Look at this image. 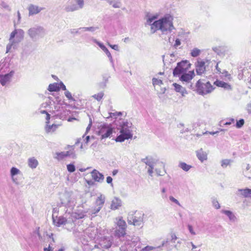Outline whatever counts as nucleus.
<instances>
[{
  "label": "nucleus",
  "instance_id": "nucleus-40",
  "mask_svg": "<svg viewBox=\"0 0 251 251\" xmlns=\"http://www.w3.org/2000/svg\"><path fill=\"white\" fill-rule=\"evenodd\" d=\"M101 209V208H100V207H95L90 211L89 214L91 215V216L95 215L97 214Z\"/></svg>",
  "mask_w": 251,
  "mask_h": 251
},
{
  "label": "nucleus",
  "instance_id": "nucleus-22",
  "mask_svg": "<svg viewBox=\"0 0 251 251\" xmlns=\"http://www.w3.org/2000/svg\"><path fill=\"white\" fill-rule=\"evenodd\" d=\"M121 206V201L117 198H115L112 201L111 208L112 210H116L118 209Z\"/></svg>",
  "mask_w": 251,
  "mask_h": 251
},
{
  "label": "nucleus",
  "instance_id": "nucleus-60",
  "mask_svg": "<svg viewBox=\"0 0 251 251\" xmlns=\"http://www.w3.org/2000/svg\"><path fill=\"white\" fill-rule=\"evenodd\" d=\"M234 122V119H233V118H231L229 120V122H226L225 125H231L232 123H233Z\"/></svg>",
  "mask_w": 251,
  "mask_h": 251
},
{
  "label": "nucleus",
  "instance_id": "nucleus-6",
  "mask_svg": "<svg viewBox=\"0 0 251 251\" xmlns=\"http://www.w3.org/2000/svg\"><path fill=\"white\" fill-rule=\"evenodd\" d=\"M145 214L142 212H135L134 214H129L127 217V222L129 225L140 226L143 223Z\"/></svg>",
  "mask_w": 251,
  "mask_h": 251
},
{
  "label": "nucleus",
  "instance_id": "nucleus-52",
  "mask_svg": "<svg viewBox=\"0 0 251 251\" xmlns=\"http://www.w3.org/2000/svg\"><path fill=\"white\" fill-rule=\"evenodd\" d=\"M108 45L112 49L119 51V47L118 45H111L109 43H108Z\"/></svg>",
  "mask_w": 251,
  "mask_h": 251
},
{
  "label": "nucleus",
  "instance_id": "nucleus-8",
  "mask_svg": "<svg viewBox=\"0 0 251 251\" xmlns=\"http://www.w3.org/2000/svg\"><path fill=\"white\" fill-rule=\"evenodd\" d=\"M196 87L197 92L201 95L208 94L211 92L213 89L212 86L209 81L204 83L201 79L197 82Z\"/></svg>",
  "mask_w": 251,
  "mask_h": 251
},
{
  "label": "nucleus",
  "instance_id": "nucleus-37",
  "mask_svg": "<svg viewBox=\"0 0 251 251\" xmlns=\"http://www.w3.org/2000/svg\"><path fill=\"white\" fill-rule=\"evenodd\" d=\"M21 21V14L20 13L19 11H17V20H14L13 21V25L14 27H15L17 26V25L20 24Z\"/></svg>",
  "mask_w": 251,
  "mask_h": 251
},
{
  "label": "nucleus",
  "instance_id": "nucleus-28",
  "mask_svg": "<svg viewBox=\"0 0 251 251\" xmlns=\"http://www.w3.org/2000/svg\"><path fill=\"white\" fill-rule=\"evenodd\" d=\"M141 161L148 166L151 165L152 164H155L157 161L151 157H146L145 158L142 159Z\"/></svg>",
  "mask_w": 251,
  "mask_h": 251
},
{
  "label": "nucleus",
  "instance_id": "nucleus-9",
  "mask_svg": "<svg viewBox=\"0 0 251 251\" xmlns=\"http://www.w3.org/2000/svg\"><path fill=\"white\" fill-rule=\"evenodd\" d=\"M117 227L115 230L114 235L118 238L124 237L126 234V224L122 217L116 219Z\"/></svg>",
  "mask_w": 251,
  "mask_h": 251
},
{
  "label": "nucleus",
  "instance_id": "nucleus-45",
  "mask_svg": "<svg viewBox=\"0 0 251 251\" xmlns=\"http://www.w3.org/2000/svg\"><path fill=\"white\" fill-rule=\"evenodd\" d=\"M65 95L69 100H75L72 96L71 93L69 91H65Z\"/></svg>",
  "mask_w": 251,
  "mask_h": 251
},
{
  "label": "nucleus",
  "instance_id": "nucleus-59",
  "mask_svg": "<svg viewBox=\"0 0 251 251\" xmlns=\"http://www.w3.org/2000/svg\"><path fill=\"white\" fill-rule=\"evenodd\" d=\"M79 30L80 34L83 33V32H86L85 27H82L79 28Z\"/></svg>",
  "mask_w": 251,
  "mask_h": 251
},
{
  "label": "nucleus",
  "instance_id": "nucleus-61",
  "mask_svg": "<svg viewBox=\"0 0 251 251\" xmlns=\"http://www.w3.org/2000/svg\"><path fill=\"white\" fill-rule=\"evenodd\" d=\"M112 178L111 176H109L106 177V182L108 184L111 183L112 182Z\"/></svg>",
  "mask_w": 251,
  "mask_h": 251
},
{
  "label": "nucleus",
  "instance_id": "nucleus-31",
  "mask_svg": "<svg viewBox=\"0 0 251 251\" xmlns=\"http://www.w3.org/2000/svg\"><path fill=\"white\" fill-rule=\"evenodd\" d=\"M58 127V125L52 124V125H47L46 126V131L47 133L54 131Z\"/></svg>",
  "mask_w": 251,
  "mask_h": 251
},
{
  "label": "nucleus",
  "instance_id": "nucleus-54",
  "mask_svg": "<svg viewBox=\"0 0 251 251\" xmlns=\"http://www.w3.org/2000/svg\"><path fill=\"white\" fill-rule=\"evenodd\" d=\"M105 240L107 241V243L106 245H103V247L105 249H109L111 247L112 243L109 240H107L106 239Z\"/></svg>",
  "mask_w": 251,
  "mask_h": 251
},
{
  "label": "nucleus",
  "instance_id": "nucleus-46",
  "mask_svg": "<svg viewBox=\"0 0 251 251\" xmlns=\"http://www.w3.org/2000/svg\"><path fill=\"white\" fill-rule=\"evenodd\" d=\"M86 31H90V32H94L97 29H99L98 27H94V26H90V27H85Z\"/></svg>",
  "mask_w": 251,
  "mask_h": 251
},
{
  "label": "nucleus",
  "instance_id": "nucleus-27",
  "mask_svg": "<svg viewBox=\"0 0 251 251\" xmlns=\"http://www.w3.org/2000/svg\"><path fill=\"white\" fill-rule=\"evenodd\" d=\"M214 84L218 87H222V88H225L226 89H231L230 85H229L227 83H226V82L222 81L216 80L214 82Z\"/></svg>",
  "mask_w": 251,
  "mask_h": 251
},
{
  "label": "nucleus",
  "instance_id": "nucleus-49",
  "mask_svg": "<svg viewBox=\"0 0 251 251\" xmlns=\"http://www.w3.org/2000/svg\"><path fill=\"white\" fill-rule=\"evenodd\" d=\"M169 200L175 203L176 204H177L178 205L180 206V204L179 202L173 196H170Z\"/></svg>",
  "mask_w": 251,
  "mask_h": 251
},
{
  "label": "nucleus",
  "instance_id": "nucleus-62",
  "mask_svg": "<svg viewBox=\"0 0 251 251\" xmlns=\"http://www.w3.org/2000/svg\"><path fill=\"white\" fill-rule=\"evenodd\" d=\"M171 238H172L171 240H172V241L173 242H175V240L177 239V237H176V235L175 234H174V233L172 234V235H171Z\"/></svg>",
  "mask_w": 251,
  "mask_h": 251
},
{
  "label": "nucleus",
  "instance_id": "nucleus-30",
  "mask_svg": "<svg viewBox=\"0 0 251 251\" xmlns=\"http://www.w3.org/2000/svg\"><path fill=\"white\" fill-rule=\"evenodd\" d=\"M48 90L50 92H57L60 90L59 83H53L50 84L48 87Z\"/></svg>",
  "mask_w": 251,
  "mask_h": 251
},
{
  "label": "nucleus",
  "instance_id": "nucleus-42",
  "mask_svg": "<svg viewBox=\"0 0 251 251\" xmlns=\"http://www.w3.org/2000/svg\"><path fill=\"white\" fill-rule=\"evenodd\" d=\"M103 96V93L100 92L97 94H95L93 96V97L96 99L97 100H100Z\"/></svg>",
  "mask_w": 251,
  "mask_h": 251
},
{
  "label": "nucleus",
  "instance_id": "nucleus-39",
  "mask_svg": "<svg viewBox=\"0 0 251 251\" xmlns=\"http://www.w3.org/2000/svg\"><path fill=\"white\" fill-rule=\"evenodd\" d=\"M64 153L65 154V157L67 156H71L73 158H76V155L75 153V152L72 151H64Z\"/></svg>",
  "mask_w": 251,
  "mask_h": 251
},
{
  "label": "nucleus",
  "instance_id": "nucleus-56",
  "mask_svg": "<svg viewBox=\"0 0 251 251\" xmlns=\"http://www.w3.org/2000/svg\"><path fill=\"white\" fill-rule=\"evenodd\" d=\"M220 74H221L223 75V76H225V77H227L229 75V74L228 73L227 71H226L225 70H223L222 71H221V72Z\"/></svg>",
  "mask_w": 251,
  "mask_h": 251
},
{
  "label": "nucleus",
  "instance_id": "nucleus-55",
  "mask_svg": "<svg viewBox=\"0 0 251 251\" xmlns=\"http://www.w3.org/2000/svg\"><path fill=\"white\" fill-rule=\"evenodd\" d=\"M59 86L60 87V89H61L63 90L66 91V86L62 82H60L59 83Z\"/></svg>",
  "mask_w": 251,
  "mask_h": 251
},
{
  "label": "nucleus",
  "instance_id": "nucleus-35",
  "mask_svg": "<svg viewBox=\"0 0 251 251\" xmlns=\"http://www.w3.org/2000/svg\"><path fill=\"white\" fill-rule=\"evenodd\" d=\"M65 157V154L64 151H62L60 152H56L55 153V155L54 156V158L58 160L63 159Z\"/></svg>",
  "mask_w": 251,
  "mask_h": 251
},
{
  "label": "nucleus",
  "instance_id": "nucleus-26",
  "mask_svg": "<svg viewBox=\"0 0 251 251\" xmlns=\"http://www.w3.org/2000/svg\"><path fill=\"white\" fill-rule=\"evenodd\" d=\"M107 2L115 8H120L122 6L121 0H107Z\"/></svg>",
  "mask_w": 251,
  "mask_h": 251
},
{
  "label": "nucleus",
  "instance_id": "nucleus-64",
  "mask_svg": "<svg viewBox=\"0 0 251 251\" xmlns=\"http://www.w3.org/2000/svg\"><path fill=\"white\" fill-rule=\"evenodd\" d=\"M11 178H12V181L15 183L17 185H18L19 184V182L18 181V179L15 178L14 176H11Z\"/></svg>",
  "mask_w": 251,
  "mask_h": 251
},
{
  "label": "nucleus",
  "instance_id": "nucleus-44",
  "mask_svg": "<svg viewBox=\"0 0 251 251\" xmlns=\"http://www.w3.org/2000/svg\"><path fill=\"white\" fill-rule=\"evenodd\" d=\"M213 206L217 209L220 208V205L216 199H213L212 200Z\"/></svg>",
  "mask_w": 251,
  "mask_h": 251
},
{
  "label": "nucleus",
  "instance_id": "nucleus-7",
  "mask_svg": "<svg viewBox=\"0 0 251 251\" xmlns=\"http://www.w3.org/2000/svg\"><path fill=\"white\" fill-rule=\"evenodd\" d=\"M83 0H69L64 5V10L67 12L77 11L83 7Z\"/></svg>",
  "mask_w": 251,
  "mask_h": 251
},
{
  "label": "nucleus",
  "instance_id": "nucleus-29",
  "mask_svg": "<svg viewBox=\"0 0 251 251\" xmlns=\"http://www.w3.org/2000/svg\"><path fill=\"white\" fill-rule=\"evenodd\" d=\"M238 191L240 192L241 193V195L245 198L251 197V189L247 188L244 189H238Z\"/></svg>",
  "mask_w": 251,
  "mask_h": 251
},
{
  "label": "nucleus",
  "instance_id": "nucleus-11",
  "mask_svg": "<svg viewBox=\"0 0 251 251\" xmlns=\"http://www.w3.org/2000/svg\"><path fill=\"white\" fill-rule=\"evenodd\" d=\"M52 221L53 224L57 226H60L62 225H64L67 223H74V221L70 219H67L66 218L63 216H56L55 217L54 215H52Z\"/></svg>",
  "mask_w": 251,
  "mask_h": 251
},
{
  "label": "nucleus",
  "instance_id": "nucleus-25",
  "mask_svg": "<svg viewBox=\"0 0 251 251\" xmlns=\"http://www.w3.org/2000/svg\"><path fill=\"white\" fill-rule=\"evenodd\" d=\"M105 202V197L103 195H100L96 201V204L97 207L101 208Z\"/></svg>",
  "mask_w": 251,
  "mask_h": 251
},
{
  "label": "nucleus",
  "instance_id": "nucleus-10",
  "mask_svg": "<svg viewBox=\"0 0 251 251\" xmlns=\"http://www.w3.org/2000/svg\"><path fill=\"white\" fill-rule=\"evenodd\" d=\"M98 129V135L101 136L100 139L101 140L109 137L113 132L112 128L107 124L100 125Z\"/></svg>",
  "mask_w": 251,
  "mask_h": 251
},
{
  "label": "nucleus",
  "instance_id": "nucleus-47",
  "mask_svg": "<svg viewBox=\"0 0 251 251\" xmlns=\"http://www.w3.org/2000/svg\"><path fill=\"white\" fill-rule=\"evenodd\" d=\"M70 32L71 34H72L73 35L80 34L79 30V28H77V29H75V28L71 29L70 30Z\"/></svg>",
  "mask_w": 251,
  "mask_h": 251
},
{
  "label": "nucleus",
  "instance_id": "nucleus-1",
  "mask_svg": "<svg viewBox=\"0 0 251 251\" xmlns=\"http://www.w3.org/2000/svg\"><path fill=\"white\" fill-rule=\"evenodd\" d=\"M158 17V13H148L146 16L145 25L150 26L152 33L159 30L163 34L167 35L175 30L173 16L167 14L159 19Z\"/></svg>",
  "mask_w": 251,
  "mask_h": 251
},
{
  "label": "nucleus",
  "instance_id": "nucleus-4",
  "mask_svg": "<svg viewBox=\"0 0 251 251\" xmlns=\"http://www.w3.org/2000/svg\"><path fill=\"white\" fill-rule=\"evenodd\" d=\"M120 134L115 139L116 142H122L125 140L131 139L133 136L132 132L136 128L132 123L127 121H124L120 125Z\"/></svg>",
  "mask_w": 251,
  "mask_h": 251
},
{
  "label": "nucleus",
  "instance_id": "nucleus-53",
  "mask_svg": "<svg viewBox=\"0 0 251 251\" xmlns=\"http://www.w3.org/2000/svg\"><path fill=\"white\" fill-rule=\"evenodd\" d=\"M188 228L189 231V232L191 233L192 235H196V232L194 231L193 227L191 225H188Z\"/></svg>",
  "mask_w": 251,
  "mask_h": 251
},
{
  "label": "nucleus",
  "instance_id": "nucleus-16",
  "mask_svg": "<svg viewBox=\"0 0 251 251\" xmlns=\"http://www.w3.org/2000/svg\"><path fill=\"white\" fill-rule=\"evenodd\" d=\"M212 50L219 55L222 56L228 50V48L226 46H218L213 47Z\"/></svg>",
  "mask_w": 251,
  "mask_h": 251
},
{
  "label": "nucleus",
  "instance_id": "nucleus-41",
  "mask_svg": "<svg viewBox=\"0 0 251 251\" xmlns=\"http://www.w3.org/2000/svg\"><path fill=\"white\" fill-rule=\"evenodd\" d=\"M67 168L68 171L70 173L74 172L75 170V166L73 164L67 165Z\"/></svg>",
  "mask_w": 251,
  "mask_h": 251
},
{
  "label": "nucleus",
  "instance_id": "nucleus-19",
  "mask_svg": "<svg viewBox=\"0 0 251 251\" xmlns=\"http://www.w3.org/2000/svg\"><path fill=\"white\" fill-rule=\"evenodd\" d=\"M28 166L32 169H35L38 165V160L34 157H30L27 160Z\"/></svg>",
  "mask_w": 251,
  "mask_h": 251
},
{
  "label": "nucleus",
  "instance_id": "nucleus-32",
  "mask_svg": "<svg viewBox=\"0 0 251 251\" xmlns=\"http://www.w3.org/2000/svg\"><path fill=\"white\" fill-rule=\"evenodd\" d=\"M178 166L185 172L188 171L192 168L191 165H188L185 162H180Z\"/></svg>",
  "mask_w": 251,
  "mask_h": 251
},
{
  "label": "nucleus",
  "instance_id": "nucleus-51",
  "mask_svg": "<svg viewBox=\"0 0 251 251\" xmlns=\"http://www.w3.org/2000/svg\"><path fill=\"white\" fill-rule=\"evenodd\" d=\"M155 172H156V174L158 176H164L165 174L166 173V172L165 170H163L162 171H160L159 169H156Z\"/></svg>",
  "mask_w": 251,
  "mask_h": 251
},
{
  "label": "nucleus",
  "instance_id": "nucleus-14",
  "mask_svg": "<svg viewBox=\"0 0 251 251\" xmlns=\"http://www.w3.org/2000/svg\"><path fill=\"white\" fill-rule=\"evenodd\" d=\"M29 16H33L39 13L44 9V8L39 6L37 5L30 4L27 7Z\"/></svg>",
  "mask_w": 251,
  "mask_h": 251
},
{
  "label": "nucleus",
  "instance_id": "nucleus-57",
  "mask_svg": "<svg viewBox=\"0 0 251 251\" xmlns=\"http://www.w3.org/2000/svg\"><path fill=\"white\" fill-rule=\"evenodd\" d=\"M180 44H181V42H180V40L179 39H176L175 41V43L174 46L176 48V47H178V46H179Z\"/></svg>",
  "mask_w": 251,
  "mask_h": 251
},
{
  "label": "nucleus",
  "instance_id": "nucleus-21",
  "mask_svg": "<svg viewBox=\"0 0 251 251\" xmlns=\"http://www.w3.org/2000/svg\"><path fill=\"white\" fill-rule=\"evenodd\" d=\"M85 213L86 212L85 211L72 213L71 215V217H72L71 220L73 219L75 221L76 219H82L85 216Z\"/></svg>",
  "mask_w": 251,
  "mask_h": 251
},
{
  "label": "nucleus",
  "instance_id": "nucleus-24",
  "mask_svg": "<svg viewBox=\"0 0 251 251\" xmlns=\"http://www.w3.org/2000/svg\"><path fill=\"white\" fill-rule=\"evenodd\" d=\"M206 70L205 64H198L196 66V71L198 75H201L204 73Z\"/></svg>",
  "mask_w": 251,
  "mask_h": 251
},
{
  "label": "nucleus",
  "instance_id": "nucleus-38",
  "mask_svg": "<svg viewBox=\"0 0 251 251\" xmlns=\"http://www.w3.org/2000/svg\"><path fill=\"white\" fill-rule=\"evenodd\" d=\"M152 80V84L154 86H155V85L160 86L163 84V82L161 79H158L156 78H153Z\"/></svg>",
  "mask_w": 251,
  "mask_h": 251
},
{
  "label": "nucleus",
  "instance_id": "nucleus-34",
  "mask_svg": "<svg viewBox=\"0 0 251 251\" xmlns=\"http://www.w3.org/2000/svg\"><path fill=\"white\" fill-rule=\"evenodd\" d=\"M233 161L231 159H223L221 161V166L223 168H226L228 165H229Z\"/></svg>",
  "mask_w": 251,
  "mask_h": 251
},
{
  "label": "nucleus",
  "instance_id": "nucleus-36",
  "mask_svg": "<svg viewBox=\"0 0 251 251\" xmlns=\"http://www.w3.org/2000/svg\"><path fill=\"white\" fill-rule=\"evenodd\" d=\"M20 173L19 169L16 167H12L10 169V175L11 176H15L16 175L19 174Z\"/></svg>",
  "mask_w": 251,
  "mask_h": 251
},
{
  "label": "nucleus",
  "instance_id": "nucleus-33",
  "mask_svg": "<svg viewBox=\"0 0 251 251\" xmlns=\"http://www.w3.org/2000/svg\"><path fill=\"white\" fill-rule=\"evenodd\" d=\"M201 52V50L195 48L191 50L190 54L192 56L196 57L198 56Z\"/></svg>",
  "mask_w": 251,
  "mask_h": 251
},
{
  "label": "nucleus",
  "instance_id": "nucleus-23",
  "mask_svg": "<svg viewBox=\"0 0 251 251\" xmlns=\"http://www.w3.org/2000/svg\"><path fill=\"white\" fill-rule=\"evenodd\" d=\"M221 212L222 213L226 215L230 221L234 222L236 221V217L232 211L227 210H222Z\"/></svg>",
  "mask_w": 251,
  "mask_h": 251
},
{
  "label": "nucleus",
  "instance_id": "nucleus-3",
  "mask_svg": "<svg viewBox=\"0 0 251 251\" xmlns=\"http://www.w3.org/2000/svg\"><path fill=\"white\" fill-rule=\"evenodd\" d=\"M24 36V30L15 27L9 35V43L6 47V53L11 52L15 50L18 44L23 40Z\"/></svg>",
  "mask_w": 251,
  "mask_h": 251
},
{
  "label": "nucleus",
  "instance_id": "nucleus-20",
  "mask_svg": "<svg viewBox=\"0 0 251 251\" xmlns=\"http://www.w3.org/2000/svg\"><path fill=\"white\" fill-rule=\"evenodd\" d=\"M196 154L198 159L201 162L207 159V154L203 151L202 149L196 151Z\"/></svg>",
  "mask_w": 251,
  "mask_h": 251
},
{
  "label": "nucleus",
  "instance_id": "nucleus-5",
  "mask_svg": "<svg viewBox=\"0 0 251 251\" xmlns=\"http://www.w3.org/2000/svg\"><path fill=\"white\" fill-rule=\"evenodd\" d=\"M27 34L33 41H37L46 35L45 29L41 25H35L27 30Z\"/></svg>",
  "mask_w": 251,
  "mask_h": 251
},
{
  "label": "nucleus",
  "instance_id": "nucleus-48",
  "mask_svg": "<svg viewBox=\"0 0 251 251\" xmlns=\"http://www.w3.org/2000/svg\"><path fill=\"white\" fill-rule=\"evenodd\" d=\"M156 248L152 246H147L142 249V251H151Z\"/></svg>",
  "mask_w": 251,
  "mask_h": 251
},
{
  "label": "nucleus",
  "instance_id": "nucleus-12",
  "mask_svg": "<svg viewBox=\"0 0 251 251\" xmlns=\"http://www.w3.org/2000/svg\"><path fill=\"white\" fill-rule=\"evenodd\" d=\"M61 202L63 206L65 207L72 206L73 202L72 201L71 195L69 193H65L61 196L60 198Z\"/></svg>",
  "mask_w": 251,
  "mask_h": 251
},
{
  "label": "nucleus",
  "instance_id": "nucleus-18",
  "mask_svg": "<svg viewBox=\"0 0 251 251\" xmlns=\"http://www.w3.org/2000/svg\"><path fill=\"white\" fill-rule=\"evenodd\" d=\"M94 41L95 43H96L99 47L106 53L108 57L110 60L112 59V56L110 52L109 51L108 49L105 47V46L101 43L99 42L96 39L94 40Z\"/></svg>",
  "mask_w": 251,
  "mask_h": 251
},
{
  "label": "nucleus",
  "instance_id": "nucleus-2",
  "mask_svg": "<svg viewBox=\"0 0 251 251\" xmlns=\"http://www.w3.org/2000/svg\"><path fill=\"white\" fill-rule=\"evenodd\" d=\"M186 64H177V66L174 69L173 74L175 77H178L182 82L189 83L194 77L195 74L194 70L188 71L190 67L191 64H188L185 67Z\"/></svg>",
  "mask_w": 251,
  "mask_h": 251
},
{
  "label": "nucleus",
  "instance_id": "nucleus-50",
  "mask_svg": "<svg viewBox=\"0 0 251 251\" xmlns=\"http://www.w3.org/2000/svg\"><path fill=\"white\" fill-rule=\"evenodd\" d=\"M110 117H112L113 116H120L122 115V112H116L114 113H110Z\"/></svg>",
  "mask_w": 251,
  "mask_h": 251
},
{
  "label": "nucleus",
  "instance_id": "nucleus-63",
  "mask_svg": "<svg viewBox=\"0 0 251 251\" xmlns=\"http://www.w3.org/2000/svg\"><path fill=\"white\" fill-rule=\"evenodd\" d=\"M215 67H216V70L217 71L216 73L220 74L221 72V71H222V70L219 67L218 64H216Z\"/></svg>",
  "mask_w": 251,
  "mask_h": 251
},
{
  "label": "nucleus",
  "instance_id": "nucleus-17",
  "mask_svg": "<svg viewBox=\"0 0 251 251\" xmlns=\"http://www.w3.org/2000/svg\"><path fill=\"white\" fill-rule=\"evenodd\" d=\"M173 86L174 87L175 90L178 93H180L182 97H184L186 94H187V91L185 88L182 87L181 85L174 83Z\"/></svg>",
  "mask_w": 251,
  "mask_h": 251
},
{
  "label": "nucleus",
  "instance_id": "nucleus-43",
  "mask_svg": "<svg viewBox=\"0 0 251 251\" xmlns=\"http://www.w3.org/2000/svg\"><path fill=\"white\" fill-rule=\"evenodd\" d=\"M244 124V120L243 119H241L238 121H237L236 124V126L238 128H240L243 126Z\"/></svg>",
  "mask_w": 251,
  "mask_h": 251
},
{
  "label": "nucleus",
  "instance_id": "nucleus-13",
  "mask_svg": "<svg viewBox=\"0 0 251 251\" xmlns=\"http://www.w3.org/2000/svg\"><path fill=\"white\" fill-rule=\"evenodd\" d=\"M14 74V71L12 70L9 73L5 75H0V83L3 86H5L7 83L10 82L11 78Z\"/></svg>",
  "mask_w": 251,
  "mask_h": 251
},
{
  "label": "nucleus",
  "instance_id": "nucleus-58",
  "mask_svg": "<svg viewBox=\"0 0 251 251\" xmlns=\"http://www.w3.org/2000/svg\"><path fill=\"white\" fill-rule=\"evenodd\" d=\"M168 242H169L168 239H167L166 240H164L162 242L161 245L156 247V248H160L161 247L164 246Z\"/></svg>",
  "mask_w": 251,
  "mask_h": 251
},
{
  "label": "nucleus",
  "instance_id": "nucleus-15",
  "mask_svg": "<svg viewBox=\"0 0 251 251\" xmlns=\"http://www.w3.org/2000/svg\"><path fill=\"white\" fill-rule=\"evenodd\" d=\"M91 174L93 179L95 181L101 182L104 179V176L96 169L93 170Z\"/></svg>",
  "mask_w": 251,
  "mask_h": 251
}]
</instances>
